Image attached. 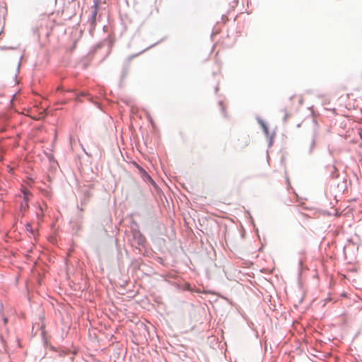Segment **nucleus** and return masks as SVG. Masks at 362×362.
Listing matches in <instances>:
<instances>
[{
  "label": "nucleus",
  "mask_w": 362,
  "mask_h": 362,
  "mask_svg": "<svg viewBox=\"0 0 362 362\" xmlns=\"http://www.w3.org/2000/svg\"><path fill=\"white\" fill-rule=\"evenodd\" d=\"M22 193L23 194V201L21 204V209L25 211L28 208V202L32 197V194L26 188L22 189Z\"/></svg>",
  "instance_id": "f257e3e1"
},
{
  "label": "nucleus",
  "mask_w": 362,
  "mask_h": 362,
  "mask_svg": "<svg viewBox=\"0 0 362 362\" xmlns=\"http://www.w3.org/2000/svg\"><path fill=\"white\" fill-rule=\"evenodd\" d=\"M261 124H262V127L263 128V130H264V133L266 134H269V129H268L267 126L263 122L261 123Z\"/></svg>",
  "instance_id": "f03ea898"
},
{
  "label": "nucleus",
  "mask_w": 362,
  "mask_h": 362,
  "mask_svg": "<svg viewBox=\"0 0 362 362\" xmlns=\"http://www.w3.org/2000/svg\"><path fill=\"white\" fill-rule=\"evenodd\" d=\"M25 228H26V230L28 232H30V233H33V228L31 226L30 224L28 223L26 226H25Z\"/></svg>",
  "instance_id": "7ed1b4c3"
},
{
  "label": "nucleus",
  "mask_w": 362,
  "mask_h": 362,
  "mask_svg": "<svg viewBox=\"0 0 362 362\" xmlns=\"http://www.w3.org/2000/svg\"><path fill=\"white\" fill-rule=\"evenodd\" d=\"M361 139H362V135H361Z\"/></svg>",
  "instance_id": "20e7f679"
}]
</instances>
